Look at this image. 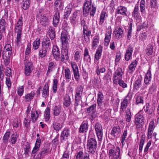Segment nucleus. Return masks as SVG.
Here are the masks:
<instances>
[{"label": "nucleus", "instance_id": "obj_1", "mask_svg": "<svg viewBox=\"0 0 159 159\" xmlns=\"http://www.w3.org/2000/svg\"><path fill=\"white\" fill-rule=\"evenodd\" d=\"M22 25V17H21L19 18L15 28V32L17 34L16 41L17 45H20L21 43Z\"/></svg>", "mask_w": 159, "mask_h": 159}, {"label": "nucleus", "instance_id": "obj_2", "mask_svg": "<svg viewBox=\"0 0 159 159\" xmlns=\"http://www.w3.org/2000/svg\"><path fill=\"white\" fill-rule=\"evenodd\" d=\"M109 150L108 155L111 159H118L120 158V148L118 147L111 145L107 149Z\"/></svg>", "mask_w": 159, "mask_h": 159}, {"label": "nucleus", "instance_id": "obj_3", "mask_svg": "<svg viewBox=\"0 0 159 159\" xmlns=\"http://www.w3.org/2000/svg\"><path fill=\"white\" fill-rule=\"evenodd\" d=\"M87 146L88 152L92 154L94 153L97 146L96 140L93 138H90L87 141Z\"/></svg>", "mask_w": 159, "mask_h": 159}, {"label": "nucleus", "instance_id": "obj_4", "mask_svg": "<svg viewBox=\"0 0 159 159\" xmlns=\"http://www.w3.org/2000/svg\"><path fill=\"white\" fill-rule=\"evenodd\" d=\"M145 120L142 114L138 113L136 115L134 121V124L137 129L142 128L144 124Z\"/></svg>", "mask_w": 159, "mask_h": 159}, {"label": "nucleus", "instance_id": "obj_5", "mask_svg": "<svg viewBox=\"0 0 159 159\" xmlns=\"http://www.w3.org/2000/svg\"><path fill=\"white\" fill-rule=\"evenodd\" d=\"M26 58L25 57V64L24 69V73L26 75L29 76L33 69V66L32 62L26 60Z\"/></svg>", "mask_w": 159, "mask_h": 159}, {"label": "nucleus", "instance_id": "obj_6", "mask_svg": "<svg viewBox=\"0 0 159 159\" xmlns=\"http://www.w3.org/2000/svg\"><path fill=\"white\" fill-rule=\"evenodd\" d=\"M81 15V12L79 11H75L70 17V22L74 27H75L78 22L80 16Z\"/></svg>", "mask_w": 159, "mask_h": 159}, {"label": "nucleus", "instance_id": "obj_7", "mask_svg": "<svg viewBox=\"0 0 159 159\" xmlns=\"http://www.w3.org/2000/svg\"><path fill=\"white\" fill-rule=\"evenodd\" d=\"M123 75L122 69L118 67L116 70L113 77V83L115 84H117V81L119 79L122 78Z\"/></svg>", "mask_w": 159, "mask_h": 159}, {"label": "nucleus", "instance_id": "obj_8", "mask_svg": "<svg viewBox=\"0 0 159 159\" xmlns=\"http://www.w3.org/2000/svg\"><path fill=\"white\" fill-rule=\"evenodd\" d=\"M50 50V47L41 44V48L39 49V55L41 58L45 57Z\"/></svg>", "mask_w": 159, "mask_h": 159}, {"label": "nucleus", "instance_id": "obj_9", "mask_svg": "<svg viewBox=\"0 0 159 159\" xmlns=\"http://www.w3.org/2000/svg\"><path fill=\"white\" fill-rule=\"evenodd\" d=\"M95 129L99 141H101L103 136L102 128L101 125L98 122L96 123Z\"/></svg>", "mask_w": 159, "mask_h": 159}, {"label": "nucleus", "instance_id": "obj_10", "mask_svg": "<svg viewBox=\"0 0 159 159\" xmlns=\"http://www.w3.org/2000/svg\"><path fill=\"white\" fill-rule=\"evenodd\" d=\"M69 59L68 51L67 47H65L63 46L61 50V60L62 62H64L66 61H68Z\"/></svg>", "mask_w": 159, "mask_h": 159}, {"label": "nucleus", "instance_id": "obj_11", "mask_svg": "<svg viewBox=\"0 0 159 159\" xmlns=\"http://www.w3.org/2000/svg\"><path fill=\"white\" fill-rule=\"evenodd\" d=\"M96 104H94L87 108V113L91 116V120H93L96 117Z\"/></svg>", "mask_w": 159, "mask_h": 159}, {"label": "nucleus", "instance_id": "obj_12", "mask_svg": "<svg viewBox=\"0 0 159 159\" xmlns=\"http://www.w3.org/2000/svg\"><path fill=\"white\" fill-rule=\"evenodd\" d=\"M115 13L116 15H120L124 17L127 16L128 12L126 7L123 6H120L117 7Z\"/></svg>", "mask_w": 159, "mask_h": 159}, {"label": "nucleus", "instance_id": "obj_13", "mask_svg": "<svg viewBox=\"0 0 159 159\" xmlns=\"http://www.w3.org/2000/svg\"><path fill=\"white\" fill-rule=\"evenodd\" d=\"M41 114V112L40 110L36 111L34 109H32L31 113L30 119L32 122L35 123L38 120L40 115Z\"/></svg>", "mask_w": 159, "mask_h": 159}, {"label": "nucleus", "instance_id": "obj_14", "mask_svg": "<svg viewBox=\"0 0 159 159\" xmlns=\"http://www.w3.org/2000/svg\"><path fill=\"white\" fill-rule=\"evenodd\" d=\"M75 78L76 81H78L80 79V74L78 66L76 64L73 63L71 64Z\"/></svg>", "mask_w": 159, "mask_h": 159}, {"label": "nucleus", "instance_id": "obj_15", "mask_svg": "<svg viewBox=\"0 0 159 159\" xmlns=\"http://www.w3.org/2000/svg\"><path fill=\"white\" fill-rule=\"evenodd\" d=\"M88 123L87 120L84 121L80 125L79 132L80 133L84 134L88 130Z\"/></svg>", "mask_w": 159, "mask_h": 159}, {"label": "nucleus", "instance_id": "obj_16", "mask_svg": "<svg viewBox=\"0 0 159 159\" xmlns=\"http://www.w3.org/2000/svg\"><path fill=\"white\" fill-rule=\"evenodd\" d=\"M116 38L119 40L122 38L124 35V31L120 27H116L114 31Z\"/></svg>", "mask_w": 159, "mask_h": 159}, {"label": "nucleus", "instance_id": "obj_17", "mask_svg": "<svg viewBox=\"0 0 159 159\" xmlns=\"http://www.w3.org/2000/svg\"><path fill=\"white\" fill-rule=\"evenodd\" d=\"M51 149H50L49 147L47 146H44L41 149L40 152L38 154L39 159L43 158L46 154L50 153L51 152Z\"/></svg>", "mask_w": 159, "mask_h": 159}, {"label": "nucleus", "instance_id": "obj_18", "mask_svg": "<svg viewBox=\"0 0 159 159\" xmlns=\"http://www.w3.org/2000/svg\"><path fill=\"white\" fill-rule=\"evenodd\" d=\"M133 51V47L131 45H129L126 50L125 56V60L128 61L132 57V53Z\"/></svg>", "mask_w": 159, "mask_h": 159}, {"label": "nucleus", "instance_id": "obj_19", "mask_svg": "<svg viewBox=\"0 0 159 159\" xmlns=\"http://www.w3.org/2000/svg\"><path fill=\"white\" fill-rule=\"evenodd\" d=\"M142 77L141 75L138 76L137 80L134 82L133 84V89L138 90L139 89L141 84Z\"/></svg>", "mask_w": 159, "mask_h": 159}, {"label": "nucleus", "instance_id": "obj_20", "mask_svg": "<svg viewBox=\"0 0 159 159\" xmlns=\"http://www.w3.org/2000/svg\"><path fill=\"white\" fill-rule=\"evenodd\" d=\"M120 132V127L119 126H114L111 131V134L113 137V139L116 138L118 137Z\"/></svg>", "mask_w": 159, "mask_h": 159}, {"label": "nucleus", "instance_id": "obj_21", "mask_svg": "<svg viewBox=\"0 0 159 159\" xmlns=\"http://www.w3.org/2000/svg\"><path fill=\"white\" fill-rule=\"evenodd\" d=\"M52 52L54 58L56 60H58L60 58V52L59 48L57 45L53 46Z\"/></svg>", "mask_w": 159, "mask_h": 159}, {"label": "nucleus", "instance_id": "obj_22", "mask_svg": "<svg viewBox=\"0 0 159 159\" xmlns=\"http://www.w3.org/2000/svg\"><path fill=\"white\" fill-rule=\"evenodd\" d=\"M97 103L98 106L101 109H102V101L104 100V96L103 93L99 91L98 94Z\"/></svg>", "mask_w": 159, "mask_h": 159}, {"label": "nucleus", "instance_id": "obj_23", "mask_svg": "<svg viewBox=\"0 0 159 159\" xmlns=\"http://www.w3.org/2000/svg\"><path fill=\"white\" fill-rule=\"evenodd\" d=\"M70 129L69 128H65L62 131L61 135V141L66 140L68 138V136L69 135Z\"/></svg>", "mask_w": 159, "mask_h": 159}, {"label": "nucleus", "instance_id": "obj_24", "mask_svg": "<svg viewBox=\"0 0 159 159\" xmlns=\"http://www.w3.org/2000/svg\"><path fill=\"white\" fill-rule=\"evenodd\" d=\"M151 78V71L150 69H149L144 76V82L146 85H148L150 84Z\"/></svg>", "mask_w": 159, "mask_h": 159}, {"label": "nucleus", "instance_id": "obj_25", "mask_svg": "<svg viewBox=\"0 0 159 159\" xmlns=\"http://www.w3.org/2000/svg\"><path fill=\"white\" fill-rule=\"evenodd\" d=\"M8 24L6 20L2 18L0 20V32L6 33V30Z\"/></svg>", "mask_w": 159, "mask_h": 159}, {"label": "nucleus", "instance_id": "obj_26", "mask_svg": "<svg viewBox=\"0 0 159 159\" xmlns=\"http://www.w3.org/2000/svg\"><path fill=\"white\" fill-rule=\"evenodd\" d=\"M83 6V13L85 11L87 12L89 10L90 8L92 6L91 0H84Z\"/></svg>", "mask_w": 159, "mask_h": 159}, {"label": "nucleus", "instance_id": "obj_27", "mask_svg": "<svg viewBox=\"0 0 159 159\" xmlns=\"http://www.w3.org/2000/svg\"><path fill=\"white\" fill-rule=\"evenodd\" d=\"M76 157V159H84L89 158V155L86 152L84 153L82 151H78L76 153V154L75 155Z\"/></svg>", "mask_w": 159, "mask_h": 159}, {"label": "nucleus", "instance_id": "obj_28", "mask_svg": "<svg viewBox=\"0 0 159 159\" xmlns=\"http://www.w3.org/2000/svg\"><path fill=\"white\" fill-rule=\"evenodd\" d=\"M132 15L136 20L139 19L140 17L139 11V5L138 4H136L135 5L134 10L132 13Z\"/></svg>", "mask_w": 159, "mask_h": 159}, {"label": "nucleus", "instance_id": "obj_29", "mask_svg": "<svg viewBox=\"0 0 159 159\" xmlns=\"http://www.w3.org/2000/svg\"><path fill=\"white\" fill-rule=\"evenodd\" d=\"M84 60L87 62H91V59L88 49L85 48L84 51Z\"/></svg>", "mask_w": 159, "mask_h": 159}, {"label": "nucleus", "instance_id": "obj_30", "mask_svg": "<svg viewBox=\"0 0 159 159\" xmlns=\"http://www.w3.org/2000/svg\"><path fill=\"white\" fill-rule=\"evenodd\" d=\"M42 96L46 99L48 97L49 95V86L47 84H46L43 89Z\"/></svg>", "mask_w": 159, "mask_h": 159}, {"label": "nucleus", "instance_id": "obj_31", "mask_svg": "<svg viewBox=\"0 0 159 159\" xmlns=\"http://www.w3.org/2000/svg\"><path fill=\"white\" fill-rule=\"evenodd\" d=\"M108 17V15L107 12L105 11H102L100 16L98 24L100 25H102L106 20L107 18Z\"/></svg>", "mask_w": 159, "mask_h": 159}, {"label": "nucleus", "instance_id": "obj_32", "mask_svg": "<svg viewBox=\"0 0 159 159\" xmlns=\"http://www.w3.org/2000/svg\"><path fill=\"white\" fill-rule=\"evenodd\" d=\"M67 37V35L66 33L63 32L61 33V39L62 42V44L65 47L67 46V43L69 40Z\"/></svg>", "mask_w": 159, "mask_h": 159}, {"label": "nucleus", "instance_id": "obj_33", "mask_svg": "<svg viewBox=\"0 0 159 159\" xmlns=\"http://www.w3.org/2000/svg\"><path fill=\"white\" fill-rule=\"evenodd\" d=\"M102 47L100 46L96 51L94 56V61H98L101 58L102 56Z\"/></svg>", "mask_w": 159, "mask_h": 159}, {"label": "nucleus", "instance_id": "obj_34", "mask_svg": "<svg viewBox=\"0 0 159 159\" xmlns=\"http://www.w3.org/2000/svg\"><path fill=\"white\" fill-rule=\"evenodd\" d=\"M71 101L70 96L68 94H66L64 98L63 104L66 107H69L71 104Z\"/></svg>", "mask_w": 159, "mask_h": 159}, {"label": "nucleus", "instance_id": "obj_35", "mask_svg": "<svg viewBox=\"0 0 159 159\" xmlns=\"http://www.w3.org/2000/svg\"><path fill=\"white\" fill-rule=\"evenodd\" d=\"M96 9V7H94L93 4L91 8H90L88 11H87V12H85L83 13V14L86 16H87L88 15L89 13H90V16L93 17L95 13Z\"/></svg>", "mask_w": 159, "mask_h": 159}, {"label": "nucleus", "instance_id": "obj_36", "mask_svg": "<svg viewBox=\"0 0 159 159\" xmlns=\"http://www.w3.org/2000/svg\"><path fill=\"white\" fill-rule=\"evenodd\" d=\"M60 14L57 11H56L55 13L53 20V23L54 26L56 27L58 24L59 21Z\"/></svg>", "mask_w": 159, "mask_h": 159}, {"label": "nucleus", "instance_id": "obj_37", "mask_svg": "<svg viewBox=\"0 0 159 159\" xmlns=\"http://www.w3.org/2000/svg\"><path fill=\"white\" fill-rule=\"evenodd\" d=\"M31 0H23L21 7L24 10H26L30 7Z\"/></svg>", "mask_w": 159, "mask_h": 159}, {"label": "nucleus", "instance_id": "obj_38", "mask_svg": "<svg viewBox=\"0 0 159 159\" xmlns=\"http://www.w3.org/2000/svg\"><path fill=\"white\" fill-rule=\"evenodd\" d=\"M52 126L54 129L57 132L61 130L63 127L62 125L59 123L57 120H55L54 121Z\"/></svg>", "mask_w": 159, "mask_h": 159}, {"label": "nucleus", "instance_id": "obj_39", "mask_svg": "<svg viewBox=\"0 0 159 159\" xmlns=\"http://www.w3.org/2000/svg\"><path fill=\"white\" fill-rule=\"evenodd\" d=\"M99 37L98 36H95L92 40V49H95L97 47L99 43Z\"/></svg>", "mask_w": 159, "mask_h": 159}, {"label": "nucleus", "instance_id": "obj_40", "mask_svg": "<svg viewBox=\"0 0 159 159\" xmlns=\"http://www.w3.org/2000/svg\"><path fill=\"white\" fill-rule=\"evenodd\" d=\"M125 116L126 120L127 122H129L131 120L132 117L131 112L130 111V108H128L125 111Z\"/></svg>", "mask_w": 159, "mask_h": 159}, {"label": "nucleus", "instance_id": "obj_41", "mask_svg": "<svg viewBox=\"0 0 159 159\" xmlns=\"http://www.w3.org/2000/svg\"><path fill=\"white\" fill-rule=\"evenodd\" d=\"M48 29L49 36L51 40H53L55 36V28L52 26H50Z\"/></svg>", "mask_w": 159, "mask_h": 159}, {"label": "nucleus", "instance_id": "obj_42", "mask_svg": "<svg viewBox=\"0 0 159 159\" xmlns=\"http://www.w3.org/2000/svg\"><path fill=\"white\" fill-rule=\"evenodd\" d=\"M83 91V88L82 85H80L77 88L76 91V94L75 96L82 98V96Z\"/></svg>", "mask_w": 159, "mask_h": 159}, {"label": "nucleus", "instance_id": "obj_43", "mask_svg": "<svg viewBox=\"0 0 159 159\" xmlns=\"http://www.w3.org/2000/svg\"><path fill=\"white\" fill-rule=\"evenodd\" d=\"M61 107L60 105L55 106L53 108V115L55 116H58L61 111Z\"/></svg>", "mask_w": 159, "mask_h": 159}, {"label": "nucleus", "instance_id": "obj_44", "mask_svg": "<svg viewBox=\"0 0 159 159\" xmlns=\"http://www.w3.org/2000/svg\"><path fill=\"white\" fill-rule=\"evenodd\" d=\"M137 64V61L136 60H135L134 61L132 62L129 66V72L130 73L134 71L135 68Z\"/></svg>", "mask_w": 159, "mask_h": 159}, {"label": "nucleus", "instance_id": "obj_45", "mask_svg": "<svg viewBox=\"0 0 159 159\" xmlns=\"http://www.w3.org/2000/svg\"><path fill=\"white\" fill-rule=\"evenodd\" d=\"M34 96V92H31L30 93H28L25 97V101L26 102H29L33 99ZM24 98V97H23Z\"/></svg>", "mask_w": 159, "mask_h": 159}, {"label": "nucleus", "instance_id": "obj_46", "mask_svg": "<svg viewBox=\"0 0 159 159\" xmlns=\"http://www.w3.org/2000/svg\"><path fill=\"white\" fill-rule=\"evenodd\" d=\"M129 25V27L127 29V40H130L132 37V23H130Z\"/></svg>", "mask_w": 159, "mask_h": 159}, {"label": "nucleus", "instance_id": "obj_47", "mask_svg": "<svg viewBox=\"0 0 159 159\" xmlns=\"http://www.w3.org/2000/svg\"><path fill=\"white\" fill-rule=\"evenodd\" d=\"M128 103V101L126 99V97L121 103V109L122 111L124 112L125 110L126 107L127 106Z\"/></svg>", "mask_w": 159, "mask_h": 159}, {"label": "nucleus", "instance_id": "obj_48", "mask_svg": "<svg viewBox=\"0 0 159 159\" xmlns=\"http://www.w3.org/2000/svg\"><path fill=\"white\" fill-rule=\"evenodd\" d=\"M140 11L142 13L144 14L145 13L146 2L144 0H141L140 4Z\"/></svg>", "mask_w": 159, "mask_h": 159}, {"label": "nucleus", "instance_id": "obj_49", "mask_svg": "<svg viewBox=\"0 0 159 159\" xmlns=\"http://www.w3.org/2000/svg\"><path fill=\"white\" fill-rule=\"evenodd\" d=\"M10 131L9 130H7L3 137V142L6 143L8 142V139L10 136Z\"/></svg>", "mask_w": 159, "mask_h": 159}, {"label": "nucleus", "instance_id": "obj_50", "mask_svg": "<svg viewBox=\"0 0 159 159\" xmlns=\"http://www.w3.org/2000/svg\"><path fill=\"white\" fill-rule=\"evenodd\" d=\"M44 116L46 121H48L49 120L50 117V108L49 107H47L46 108Z\"/></svg>", "mask_w": 159, "mask_h": 159}, {"label": "nucleus", "instance_id": "obj_51", "mask_svg": "<svg viewBox=\"0 0 159 159\" xmlns=\"http://www.w3.org/2000/svg\"><path fill=\"white\" fill-rule=\"evenodd\" d=\"M65 76L66 80H70L71 78L70 70L68 68L65 70Z\"/></svg>", "mask_w": 159, "mask_h": 159}, {"label": "nucleus", "instance_id": "obj_52", "mask_svg": "<svg viewBox=\"0 0 159 159\" xmlns=\"http://www.w3.org/2000/svg\"><path fill=\"white\" fill-rule=\"evenodd\" d=\"M40 44V40L39 38H37L36 40L33 42V48L35 50L38 49L39 47Z\"/></svg>", "mask_w": 159, "mask_h": 159}, {"label": "nucleus", "instance_id": "obj_53", "mask_svg": "<svg viewBox=\"0 0 159 159\" xmlns=\"http://www.w3.org/2000/svg\"><path fill=\"white\" fill-rule=\"evenodd\" d=\"M146 54L148 56L152 54L153 52V47L151 44H149L148 45L146 50Z\"/></svg>", "mask_w": 159, "mask_h": 159}, {"label": "nucleus", "instance_id": "obj_54", "mask_svg": "<svg viewBox=\"0 0 159 159\" xmlns=\"http://www.w3.org/2000/svg\"><path fill=\"white\" fill-rule=\"evenodd\" d=\"M41 44L51 47V43L49 39L47 37L44 38L42 41Z\"/></svg>", "mask_w": 159, "mask_h": 159}, {"label": "nucleus", "instance_id": "obj_55", "mask_svg": "<svg viewBox=\"0 0 159 159\" xmlns=\"http://www.w3.org/2000/svg\"><path fill=\"white\" fill-rule=\"evenodd\" d=\"M17 134H12L11 136L10 142H11L12 144H15L17 140Z\"/></svg>", "mask_w": 159, "mask_h": 159}, {"label": "nucleus", "instance_id": "obj_56", "mask_svg": "<svg viewBox=\"0 0 159 159\" xmlns=\"http://www.w3.org/2000/svg\"><path fill=\"white\" fill-rule=\"evenodd\" d=\"M58 81L56 79H54L53 80V85L52 89L54 93H56L57 92V88Z\"/></svg>", "mask_w": 159, "mask_h": 159}, {"label": "nucleus", "instance_id": "obj_57", "mask_svg": "<svg viewBox=\"0 0 159 159\" xmlns=\"http://www.w3.org/2000/svg\"><path fill=\"white\" fill-rule=\"evenodd\" d=\"M37 16L41 18V21H49L48 19L46 16H42V13H41V11H39V13L37 14Z\"/></svg>", "mask_w": 159, "mask_h": 159}, {"label": "nucleus", "instance_id": "obj_58", "mask_svg": "<svg viewBox=\"0 0 159 159\" xmlns=\"http://www.w3.org/2000/svg\"><path fill=\"white\" fill-rule=\"evenodd\" d=\"M105 71L106 69L104 67L99 68L98 66H97V69L96 70V72L98 75H100V73H103Z\"/></svg>", "mask_w": 159, "mask_h": 159}, {"label": "nucleus", "instance_id": "obj_59", "mask_svg": "<svg viewBox=\"0 0 159 159\" xmlns=\"http://www.w3.org/2000/svg\"><path fill=\"white\" fill-rule=\"evenodd\" d=\"M127 130H125L124 132L123 135L121 136V143L122 144V146H123L124 144V142L126 136H127Z\"/></svg>", "mask_w": 159, "mask_h": 159}, {"label": "nucleus", "instance_id": "obj_60", "mask_svg": "<svg viewBox=\"0 0 159 159\" xmlns=\"http://www.w3.org/2000/svg\"><path fill=\"white\" fill-rule=\"evenodd\" d=\"M111 34V31H108L106 34L104 41L110 42Z\"/></svg>", "mask_w": 159, "mask_h": 159}, {"label": "nucleus", "instance_id": "obj_61", "mask_svg": "<svg viewBox=\"0 0 159 159\" xmlns=\"http://www.w3.org/2000/svg\"><path fill=\"white\" fill-rule=\"evenodd\" d=\"M80 52L78 51H76L74 54V60L78 62L80 59Z\"/></svg>", "mask_w": 159, "mask_h": 159}, {"label": "nucleus", "instance_id": "obj_62", "mask_svg": "<svg viewBox=\"0 0 159 159\" xmlns=\"http://www.w3.org/2000/svg\"><path fill=\"white\" fill-rule=\"evenodd\" d=\"M71 11L72 10H70V9H68L67 8H65L64 14V19H67L68 17L70 14Z\"/></svg>", "mask_w": 159, "mask_h": 159}, {"label": "nucleus", "instance_id": "obj_63", "mask_svg": "<svg viewBox=\"0 0 159 159\" xmlns=\"http://www.w3.org/2000/svg\"><path fill=\"white\" fill-rule=\"evenodd\" d=\"M144 139L143 138H142L140 139L139 148V153L141 152L142 151L144 143Z\"/></svg>", "mask_w": 159, "mask_h": 159}, {"label": "nucleus", "instance_id": "obj_64", "mask_svg": "<svg viewBox=\"0 0 159 159\" xmlns=\"http://www.w3.org/2000/svg\"><path fill=\"white\" fill-rule=\"evenodd\" d=\"M54 67V63L53 62H51L49 63L48 67V69L47 74L49 73L52 70Z\"/></svg>", "mask_w": 159, "mask_h": 159}]
</instances>
